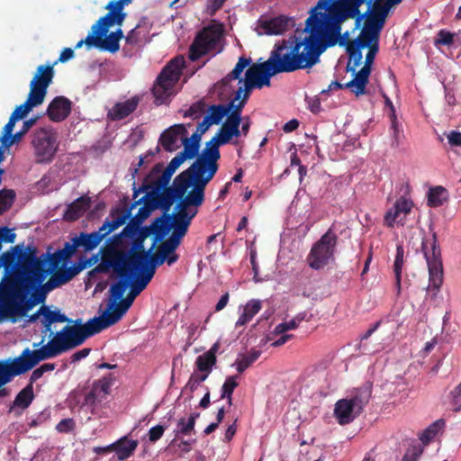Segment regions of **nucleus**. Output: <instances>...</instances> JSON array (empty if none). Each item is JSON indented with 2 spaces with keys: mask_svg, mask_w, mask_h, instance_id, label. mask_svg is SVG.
<instances>
[{
  "mask_svg": "<svg viewBox=\"0 0 461 461\" xmlns=\"http://www.w3.org/2000/svg\"><path fill=\"white\" fill-rule=\"evenodd\" d=\"M345 0H338L330 5L329 0H319L318 7L327 11L328 17V44L334 46L341 37V23L348 19H355L356 27L362 24V29L369 28L375 32V38L370 41L368 52L363 68L357 73L352 80L346 83V87L357 96L366 94V87L371 73V66L379 50L380 34L385 25L392 8L398 4L387 3H364L363 5L346 4Z\"/></svg>",
  "mask_w": 461,
  "mask_h": 461,
  "instance_id": "1",
  "label": "nucleus"
},
{
  "mask_svg": "<svg viewBox=\"0 0 461 461\" xmlns=\"http://www.w3.org/2000/svg\"><path fill=\"white\" fill-rule=\"evenodd\" d=\"M318 9L321 8L317 5L306 20L305 31L309 32V35L296 41L293 46H288L285 41L275 44L267 62L279 74L312 68L329 47L327 11Z\"/></svg>",
  "mask_w": 461,
  "mask_h": 461,
  "instance_id": "2",
  "label": "nucleus"
},
{
  "mask_svg": "<svg viewBox=\"0 0 461 461\" xmlns=\"http://www.w3.org/2000/svg\"><path fill=\"white\" fill-rule=\"evenodd\" d=\"M74 325H67L41 348L31 350L25 348L21 356L33 368L41 361L55 357L82 345L88 338L104 330L101 317H94L86 323L81 319L73 321Z\"/></svg>",
  "mask_w": 461,
  "mask_h": 461,
  "instance_id": "3",
  "label": "nucleus"
},
{
  "mask_svg": "<svg viewBox=\"0 0 461 461\" xmlns=\"http://www.w3.org/2000/svg\"><path fill=\"white\" fill-rule=\"evenodd\" d=\"M74 325H67L41 348L31 350L25 348L21 356L33 368L41 361L55 357L82 345L88 338L104 330L101 317H94L86 323L81 319L73 321Z\"/></svg>",
  "mask_w": 461,
  "mask_h": 461,
  "instance_id": "4",
  "label": "nucleus"
},
{
  "mask_svg": "<svg viewBox=\"0 0 461 461\" xmlns=\"http://www.w3.org/2000/svg\"><path fill=\"white\" fill-rule=\"evenodd\" d=\"M191 222L188 219H185L176 213L166 215L161 224L158 225V231L164 236L172 230L171 235L158 246L154 253L150 254V250L154 248L157 240L154 241L151 249L146 255L145 264L134 270L135 275L140 276L148 282H150L158 267L164 263H167L168 266L175 264L179 258V255L176 251L186 235Z\"/></svg>",
  "mask_w": 461,
  "mask_h": 461,
  "instance_id": "5",
  "label": "nucleus"
},
{
  "mask_svg": "<svg viewBox=\"0 0 461 461\" xmlns=\"http://www.w3.org/2000/svg\"><path fill=\"white\" fill-rule=\"evenodd\" d=\"M219 169V164H214L196 158L194 162L185 170L181 172L177 176L187 189L192 187L181 203H177L175 206L176 214L193 220L196 215L197 210L192 211L190 207H199L204 202V190L209 182L214 177Z\"/></svg>",
  "mask_w": 461,
  "mask_h": 461,
  "instance_id": "6",
  "label": "nucleus"
},
{
  "mask_svg": "<svg viewBox=\"0 0 461 461\" xmlns=\"http://www.w3.org/2000/svg\"><path fill=\"white\" fill-rule=\"evenodd\" d=\"M29 276L7 286L1 294V312L4 316L23 317L36 304L43 303L48 287H40Z\"/></svg>",
  "mask_w": 461,
  "mask_h": 461,
  "instance_id": "7",
  "label": "nucleus"
},
{
  "mask_svg": "<svg viewBox=\"0 0 461 461\" xmlns=\"http://www.w3.org/2000/svg\"><path fill=\"white\" fill-rule=\"evenodd\" d=\"M146 234L133 239L131 249L129 251L118 250L114 248L106 249L103 256L101 262L95 267V271L99 273H107L111 270V267H122L134 271L145 264L146 255L149 251L144 249V239Z\"/></svg>",
  "mask_w": 461,
  "mask_h": 461,
  "instance_id": "8",
  "label": "nucleus"
},
{
  "mask_svg": "<svg viewBox=\"0 0 461 461\" xmlns=\"http://www.w3.org/2000/svg\"><path fill=\"white\" fill-rule=\"evenodd\" d=\"M129 218V211H123L122 208L113 209L98 230L91 233L80 232L76 236L79 248H83L84 251L95 249L106 236L122 226Z\"/></svg>",
  "mask_w": 461,
  "mask_h": 461,
  "instance_id": "9",
  "label": "nucleus"
},
{
  "mask_svg": "<svg viewBox=\"0 0 461 461\" xmlns=\"http://www.w3.org/2000/svg\"><path fill=\"white\" fill-rule=\"evenodd\" d=\"M223 37V30L220 24H212L204 27L195 36L190 46L189 59L192 61L198 60L201 57L212 54V56L222 50L221 41Z\"/></svg>",
  "mask_w": 461,
  "mask_h": 461,
  "instance_id": "10",
  "label": "nucleus"
},
{
  "mask_svg": "<svg viewBox=\"0 0 461 461\" xmlns=\"http://www.w3.org/2000/svg\"><path fill=\"white\" fill-rule=\"evenodd\" d=\"M338 235L329 229L311 248L306 258L308 266L313 270H320L334 260L338 244Z\"/></svg>",
  "mask_w": 461,
  "mask_h": 461,
  "instance_id": "11",
  "label": "nucleus"
},
{
  "mask_svg": "<svg viewBox=\"0 0 461 461\" xmlns=\"http://www.w3.org/2000/svg\"><path fill=\"white\" fill-rule=\"evenodd\" d=\"M32 145L38 163H50L58 150V132L50 126L42 127L33 133Z\"/></svg>",
  "mask_w": 461,
  "mask_h": 461,
  "instance_id": "12",
  "label": "nucleus"
},
{
  "mask_svg": "<svg viewBox=\"0 0 461 461\" xmlns=\"http://www.w3.org/2000/svg\"><path fill=\"white\" fill-rule=\"evenodd\" d=\"M149 283V282L140 276L132 277L130 284L131 290L127 297L122 299L113 311L105 312L103 316H100L104 329L115 324L122 319L133 303L135 298L147 287Z\"/></svg>",
  "mask_w": 461,
  "mask_h": 461,
  "instance_id": "13",
  "label": "nucleus"
},
{
  "mask_svg": "<svg viewBox=\"0 0 461 461\" xmlns=\"http://www.w3.org/2000/svg\"><path fill=\"white\" fill-rule=\"evenodd\" d=\"M421 250L427 261L429 273V288L438 290L443 283V268L440 259V249L437 242L436 233L432 235V242L430 249L428 247L427 241L423 240Z\"/></svg>",
  "mask_w": 461,
  "mask_h": 461,
  "instance_id": "14",
  "label": "nucleus"
},
{
  "mask_svg": "<svg viewBox=\"0 0 461 461\" xmlns=\"http://www.w3.org/2000/svg\"><path fill=\"white\" fill-rule=\"evenodd\" d=\"M113 382L114 377L111 374L94 381L90 391L85 395L81 408H86L92 415H96L97 405L110 394Z\"/></svg>",
  "mask_w": 461,
  "mask_h": 461,
  "instance_id": "15",
  "label": "nucleus"
},
{
  "mask_svg": "<svg viewBox=\"0 0 461 461\" xmlns=\"http://www.w3.org/2000/svg\"><path fill=\"white\" fill-rule=\"evenodd\" d=\"M375 38V32H372L371 29L366 28L361 29L359 35L351 41H348L346 50L349 56V61L348 63V70L355 72L356 68L358 67L362 62V52L361 50L368 46L370 41H374Z\"/></svg>",
  "mask_w": 461,
  "mask_h": 461,
  "instance_id": "16",
  "label": "nucleus"
},
{
  "mask_svg": "<svg viewBox=\"0 0 461 461\" xmlns=\"http://www.w3.org/2000/svg\"><path fill=\"white\" fill-rule=\"evenodd\" d=\"M188 189L186 186L178 180V176H176L173 181V185L171 186H165L163 191L160 192L159 197V209L164 212V215L161 218H158L157 221L161 223L164 217L168 213L172 205L176 201L181 203L185 199L186 194H188ZM176 211L175 210L174 213ZM173 214V212L171 213Z\"/></svg>",
  "mask_w": 461,
  "mask_h": 461,
  "instance_id": "17",
  "label": "nucleus"
},
{
  "mask_svg": "<svg viewBox=\"0 0 461 461\" xmlns=\"http://www.w3.org/2000/svg\"><path fill=\"white\" fill-rule=\"evenodd\" d=\"M413 205L411 199L402 195L384 213V225L390 229L394 228L396 224L403 226L405 218L411 213Z\"/></svg>",
  "mask_w": 461,
  "mask_h": 461,
  "instance_id": "18",
  "label": "nucleus"
},
{
  "mask_svg": "<svg viewBox=\"0 0 461 461\" xmlns=\"http://www.w3.org/2000/svg\"><path fill=\"white\" fill-rule=\"evenodd\" d=\"M53 66L54 65H40L37 68L35 76L30 84L29 95L37 98L42 103L46 96L47 89L54 77Z\"/></svg>",
  "mask_w": 461,
  "mask_h": 461,
  "instance_id": "19",
  "label": "nucleus"
},
{
  "mask_svg": "<svg viewBox=\"0 0 461 461\" xmlns=\"http://www.w3.org/2000/svg\"><path fill=\"white\" fill-rule=\"evenodd\" d=\"M3 374L0 376V387L10 383L16 375H23L31 370L32 367L20 355L12 360H7L0 366ZM8 395V391L5 388H0V398Z\"/></svg>",
  "mask_w": 461,
  "mask_h": 461,
  "instance_id": "20",
  "label": "nucleus"
},
{
  "mask_svg": "<svg viewBox=\"0 0 461 461\" xmlns=\"http://www.w3.org/2000/svg\"><path fill=\"white\" fill-rule=\"evenodd\" d=\"M111 269H113V271L120 279L110 287L112 303L109 305L107 312L113 311L115 308L116 304L118 303L117 302H120L122 299L126 289L130 286L132 277L137 276L135 275L134 271L130 270L124 267H122V268H118L117 267H111Z\"/></svg>",
  "mask_w": 461,
  "mask_h": 461,
  "instance_id": "21",
  "label": "nucleus"
},
{
  "mask_svg": "<svg viewBox=\"0 0 461 461\" xmlns=\"http://www.w3.org/2000/svg\"><path fill=\"white\" fill-rule=\"evenodd\" d=\"M246 102L247 100L242 98L239 104H233L231 111L226 115L227 119L218 131L222 140L230 142L232 137L240 135L241 111Z\"/></svg>",
  "mask_w": 461,
  "mask_h": 461,
  "instance_id": "22",
  "label": "nucleus"
},
{
  "mask_svg": "<svg viewBox=\"0 0 461 461\" xmlns=\"http://www.w3.org/2000/svg\"><path fill=\"white\" fill-rule=\"evenodd\" d=\"M258 28L267 35L283 34L290 27L294 25L293 20L285 15H279L273 18L261 16L258 21Z\"/></svg>",
  "mask_w": 461,
  "mask_h": 461,
  "instance_id": "23",
  "label": "nucleus"
},
{
  "mask_svg": "<svg viewBox=\"0 0 461 461\" xmlns=\"http://www.w3.org/2000/svg\"><path fill=\"white\" fill-rule=\"evenodd\" d=\"M187 134L185 124H174L165 130L159 137V143L166 151L173 152L180 147L179 141Z\"/></svg>",
  "mask_w": 461,
  "mask_h": 461,
  "instance_id": "24",
  "label": "nucleus"
},
{
  "mask_svg": "<svg viewBox=\"0 0 461 461\" xmlns=\"http://www.w3.org/2000/svg\"><path fill=\"white\" fill-rule=\"evenodd\" d=\"M72 102L65 96H56L48 105L46 114L54 122L67 119L71 113Z\"/></svg>",
  "mask_w": 461,
  "mask_h": 461,
  "instance_id": "25",
  "label": "nucleus"
},
{
  "mask_svg": "<svg viewBox=\"0 0 461 461\" xmlns=\"http://www.w3.org/2000/svg\"><path fill=\"white\" fill-rule=\"evenodd\" d=\"M95 34V48L100 50L115 53L120 50V41L111 32L107 34L108 29L104 31V26L95 23L92 26Z\"/></svg>",
  "mask_w": 461,
  "mask_h": 461,
  "instance_id": "26",
  "label": "nucleus"
},
{
  "mask_svg": "<svg viewBox=\"0 0 461 461\" xmlns=\"http://www.w3.org/2000/svg\"><path fill=\"white\" fill-rule=\"evenodd\" d=\"M268 67H270V65L267 60H266L259 64H253L247 69L245 74V93L242 97L243 99H249L251 89L256 87L268 69Z\"/></svg>",
  "mask_w": 461,
  "mask_h": 461,
  "instance_id": "27",
  "label": "nucleus"
},
{
  "mask_svg": "<svg viewBox=\"0 0 461 461\" xmlns=\"http://www.w3.org/2000/svg\"><path fill=\"white\" fill-rule=\"evenodd\" d=\"M182 74V64L178 59H172L159 73L157 81L171 87L178 82Z\"/></svg>",
  "mask_w": 461,
  "mask_h": 461,
  "instance_id": "28",
  "label": "nucleus"
},
{
  "mask_svg": "<svg viewBox=\"0 0 461 461\" xmlns=\"http://www.w3.org/2000/svg\"><path fill=\"white\" fill-rule=\"evenodd\" d=\"M23 267L37 283H41L49 274V270L45 268V262L37 258L33 254H28L24 258Z\"/></svg>",
  "mask_w": 461,
  "mask_h": 461,
  "instance_id": "29",
  "label": "nucleus"
},
{
  "mask_svg": "<svg viewBox=\"0 0 461 461\" xmlns=\"http://www.w3.org/2000/svg\"><path fill=\"white\" fill-rule=\"evenodd\" d=\"M91 198L82 195L69 203L63 214V219L67 221H75L78 220L90 207Z\"/></svg>",
  "mask_w": 461,
  "mask_h": 461,
  "instance_id": "30",
  "label": "nucleus"
},
{
  "mask_svg": "<svg viewBox=\"0 0 461 461\" xmlns=\"http://www.w3.org/2000/svg\"><path fill=\"white\" fill-rule=\"evenodd\" d=\"M359 414L348 398L340 399L335 404L334 416L340 425L350 423Z\"/></svg>",
  "mask_w": 461,
  "mask_h": 461,
  "instance_id": "31",
  "label": "nucleus"
},
{
  "mask_svg": "<svg viewBox=\"0 0 461 461\" xmlns=\"http://www.w3.org/2000/svg\"><path fill=\"white\" fill-rule=\"evenodd\" d=\"M85 268V266H73L70 267L61 268L58 270L50 279L45 284L48 290H52L69 282L80 271Z\"/></svg>",
  "mask_w": 461,
  "mask_h": 461,
  "instance_id": "32",
  "label": "nucleus"
},
{
  "mask_svg": "<svg viewBox=\"0 0 461 461\" xmlns=\"http://www.w3.org/2000/svg\"><path fill=\"white\" fill-rule=\"evenodd\" d=\"M140 102L138 96H133L125 102L115 104L109 111L108 116L113 121L122 120L133 113Z\"/></svg>",
  "mask_w": 461,
  "mask_h": 461,
  "instance_id": "33",
  "label": "nucleus"
},
{
  "mask_svg": "<svg viewBox=\"0 0 461 461\" xmlns=\"http://www.w3.org/2000/svg\"><path fill=\"white\" fill-rule=\"evenodd\" d=\"M140 223L131 218L128 224L122 229V230L119 234H115L111 237L107 242H109L112 246H119L124 242V239L133 240L138 236H140L143 234L142 230L140 229Z\"/></svg>",
  "mask_w": 461,
  "mask_h": 461,
  "instance_id": "34",
  "label": "nucleus"
},
{
  "mask_svg": "<svg viewBox=\"0 0 461 461\" xmlns=\"http://www.w3.org/2000/svg\"><path fill=\"white\" fill-rule=\"evenodd\" d=\"M372 395V385L366 384L359 388L354 389L348 400L355 407V411L361 413L365 406L369 402Z\"/></svg>",
  "mask_w": 461,
  "mask_h": 461,
  "instance_id": "35",
  "label": "nucleus"
},
{
  "mask_svg": "<svg viewBox=\"0 0 461 461\" xmlns=\"http://www.w3.org/2000/svg\"><path fill=\"white\" fill-rule=\"evenodd\" d=\"M227 143H229V141L222 140L221 136L217 133L208 142H206L204 149L198 158L218 164V160L221 158L219 147Z\"/></svg>",
  "mask_w": 461,
  "mask_h": 461,
  "instance_id": "36",
  "label": "nucleus"
},
{
  "mask_svg": "<svg viewBox=\"0 0 461 461\" xmlns=\"http://www.w3.org/2000/svg\"><path fill=\"white\" fill-rule=\"evenodd\" d=\"M41 311L43 312V318L41 319V322L44 327L42 330L43 333L50 332V334H52L51 325L53 323L73 321L59 310L52 311L49 307L43 305L41 306Z\"/></svg>",
  "mask_w": 461,
  "mask_h": 461,
  "instance_id": "37",
  "label": "nucleus"
},
{
  "mask_svg": "<svg viewBox=\"0 0 461 461\" xmlns=\"http://www.w3.org/2000/svg\"><path fill=\"white\" fill-rule=\"evenodd\" d=\"M139 445L138 440L129 439L127 437H122L117 441L113 442L114 452L118 460L123 461L133 455Z\"/></svg>",
  "mask_w": 461,
  "mask_h": 461,
  "instance_id": "38",
  "label": "nucleus"
},
{
  "mask_svg": "<svg viewBox=\"0 0 461 461\" xmlns=\"http://www.w3.org/2000/svg\"><path fill=\"white\" fill-rule=\"evenodd\" d=\"M261 302L258 300L249 301L243 308L242 313L240 315L235 323V327L244 326L249 323L253 317L261 310Z\"/></svg>",
  "mask_w": 461,
  "mask_h": 461,
  "instance_id": "39",
  "label": "nucleus"
},
{
  "mask_svg": "<svg viewBox=\"0 0 461 461\" xmlns=\"http://www.w3.org/2000/svg\"><path fill=\"white\" fill-rule=\"evenodd\" d=\"M164 185L155 180L150 184H142L139 189L134 190L133 198L136 199L140 193L145 192L146 198H149L159 203L160 192L163 191Z\"/></svg>",
  "mask_w": 461,
  "mask_h": 461,
  "instance_id": "40",
  "label": "nucleus"
},
{
  "mask_svg": "<svg viewBox=\"0 0 461 461\" xmlns=\"http://www.w3.org/2000/svg\"><path fill=\"white\" fill-rule=\"evenodd\" d=\"M234 100L228 104H212L209 107V114L206 117L213 124H219L232 109Z\"/></svg>",
  "mask_w": 461,
  "mask_h": 461,
  "instance_id": "41",
  "label": "nucleus"
},
{
  "mask_svg": "<svg viewBox=\"0 0 461 461\" xmlns=\"http://www.w3.org/2000/svg\"><path fill=\"white\" fill-rule=\"evenodd\" d=\"M199 417V413H193L187 420L181 418L177 421L176 429L174 430L175 438L171 441L174 444L179 435H189L194 430L195 420Z\"/></svg>",
  "mask_w": 461,
  "mask_h": 461,
  "instance_id": "42",
  "label": "nucleus"
},
{
  "mask_svg": "<svg viewBox=\"0 0 461 461\" xmlns=\"http://www.w3.org/2000/svg\"><path fill=\"white\" fill-rule=\"evenodd\" d=\"M127 14L122 10L116 12H108L104 16L101 17L96 23L104 26V31L109 29L111 26L116 24L122 26Z\"/></svg>",
  "mask_w": 461,
  "mask_h": 461,
  "instance_id": "43",
  "label": "nucleus"
},
{
  "mask_svg": "<svg viewBox=\"0 0 461 461\" xmlns=\"http://www.w3.org/2000/svg\"><path fill=\"white\" fill-rule=\"evenodd\" d=\"M448 198L447 191L443 186H435L430 188L428 193V205L430 207H439Z\"/></svg>",
  "mask_w": 461,
  "mask_h": 461,
  "instance_id": "44",
  "label": "nucleus"
},
{
  "mask_svg": "<svg viewBox=\"0 0 461 461\" xmlns=\"http://www.w3.org/2000/svg\"><path fill=\"white\" fill-rule=\"evenodd\" d=\"M404 263V248L402 244L396 246V255L393 263V273L395 276V286L398 293L401 291L402 270Z\"/></svg>",
  "mask_w": 461,
  "mask_h": 461,
  "instance_id": "45",
  "label": "nucleus"
},
{
  "mask_svg": "<svg viewBox=\"0 0 461 461\" xmlns=\"http://www.w3.org/2000/svg\"><path fill=\"white\" fill-rule=\"evenodd\" d=\"M33 399V387L32 384H28L17 393L14 401V406L26 409L31 405Z\"/></svg>",
  "mask_w": 461,
  "mask_h": 461,
  "instance_id": "46",
  "label": "nucleus"
},
{
  "mask_svg": "<svg viewBox=\"0 0 461 461\" xmlns=\"http://www.w3.org/2000/svg\"><path fill=\"white\" fill-rule=\"evenodd\" d=\"M41 104L42 102L29 95L27 100L23 104L17 106L12 113L11 116L15 118L16 120L23 119L29 113V112L33 107L38 106Z\"/></svg>",
  "mask_w": 461,
  "mask_h": 461,
  "instance_id": "47",
  "label": "nucleus"
},
{
  "mask_svg": "<svg viewBox=\"0 0 461 461\" xmlns=\"http://www.w3.org/2000/svg\"><path fill=\"white\" fill-rule=\"evenodd\" d=\"M445 422L443 420H438L431 423L427 429H425L420 436V441L424 445H428L438 433L444 428Z\"/></svg>",
  "mask_w": 461,
  "mask_h": 461,
  "instance_id": "48",
  "label": "nucleus"
},
{
  "mask_svg": "<svg viewBox=\"0 0 461 461\" xmlns=\"http://www.w3.org/2000/svg\"><path fill=\"white\" fill-rule=\"evenodd\" d=\"M183 163L184 162L181 161L180 158L177 156L174 157L162 172V175L157 179V181L165 186L168 185L172 176Z\"/></svg>",
  "mask_w": 461,
  "mask_h": 461,
  "instance_id": "49",
  "label": "nucleus"
},
{
  "mask_svg": "<svg viewBox=\"0 0 461 461\" xmlns=\"http://www.w3.org/2000/svg\"><path fill=\"white\" fill-rule=\"evenodd\" d=\"M181 143L184 146V149L176 155L180 158L181 161L184 162L185 159H192L199 156V145L187 140L186 135L182 138Z\"/></svg>",
  "mask_w": 461,
  "mask_h": 461,
  "instance_id": "50",
  "label": "nucleus"
},
{
  "mask_svg": "<svg viewBox=\"0 0 461 461\" xmlns=\"http://www.w3.org/2000/svg\"><path fill=\"white\" fill-rule=\"evenodd\" d=\"M216 362V357H211V355L203 353L196 357L195 366L200 372L209 375Z\"/></svg>",
  "mask_w": 461,
  "mask_h": 461,
  "instance_id": "51",
  "label": "nucleus"
},
{
  "mask_svg": "<svg viewBox=\"0 0 461 461\" xmlns=\"http://www.w3.org/2000/svg\"><path fill=\"white\" fill-rule=\"evenodd\" d=\"M173 87L167 86L165 84H159L157 80L152 88V94L155 98L156 105H160L166 102L167 97L169 96V91Z\"/></svg>",
  "mask_w": 461,
  "mask_h": 461,
  "instance_id": "52",
  "label": "nucleus"
},
{
  "mask_svg": "<svg viewBox=\"0 0 461 461\" xmlns=\"http://www.w3.org/2000/svg\"><path fill=\"white\" fill-rule=\"evenodd\" d=\"M15 199V192L12 189L0 191V215L7 212L13 205Z\"/></svg>",
  "mask_w": 461,
  "mask_h": 461,
  "instance_id": "53",
  "label": "nucleus"
},
{
  "mask_svg": "<svg viewBox=\"0 0 461 461\" xmlns=\"http://www.w3.org/2000/svg\"><path fill=\"white\" fill-rule=\"evenodd\" d=\"M251 59L245 57H240L234 68L224 78L226 81L239 79L243 70L250 64Z\"/></svg>",
  "mask_w": 461,
  "mask_h": 461,
  "instance_id": "54",
  "label": "nucleus"
},
{
  "mask_svg": "<svg viewBox=\"0 0 461 461\" xmlns=\"http://www.w3.org/2000/svg\"><path fill=\"white\" fill-rule=\"evenodd\" d=\"M260 356V351L252 350L248 355L243 356L240 360L236 362L237 371L243 373L251 364H253Z\"/></svg>",
  "mask_w": 461,
  "mask_h": 461,
  "instance_id": "55",
  "label": "nucleus"
},
{
  "mask_svg": "<svg viewBox=\"0 0 461 461\" xmlns=\"http://www.w3.org/2000/svg\"><path fill=\"white\" fill-rule=\"evenodd\" d=\"M237 379L238 375H230L226 378L225 382L221 386V399H224L225 396L232 395L234 390L239 385Z\"/></svg>",
  "mask_w": 461,
  "mask_h": 461,
  "instance_id": "56",
  "label": "nucleus"
},
{
  "mask_svg": "<svg viewBox=\"0 0 461 461\" xmlns=\"http://www.w3.org/2000/svg\"><path fill=\"white\" fill-rule=\"evenodd\" d=\"M16 119L10 116L8 122L4 127V135L0 138V141L3 146L5 148H9L11 144H8V140H11L13 135V131L16 122Z\"/></svg>",
  "mask_w": 461,
  "mask_h": 461,
  "instance_id": "57",
  "label": "nucleus"
},
{
  "mask_svg": "<svg viewBox=\"0 0 461 461\" xmlns=\"http://www.w3.org/2000/svg\"><path fill=\"white\" fill-rule=\"evenodd\" d=\"M68 259L69 258H67V256H65V254L62 251L58 249L53 254L50 255L49 263H50V266L52 267V269H57L61 265L65 267L67 265Z\"/></svg>",
  "mask_w": 461,
  "mask_h": 461,
  "instance_id": "58",
  "label": "nucleus"
},
{
  "mask_svg": "<svg viewBox=\"0 0 461 461\" xmlns=\"http://www.w3.org/2000/svg\"><path fill=\"white\" fill-rule=\"evenodd\" d=\"M37 118H31L27 121H24L22 130L14 134L11 140H8V144H11L12 146L14 142L19 141L23 137V135L35 124Z\"/></svg>",
  "mask_w": 461,
  "mask_h": 461,
  "instance_id": "59",
  "label": "nucleus"
},
{
  "mask_svg": "<svg viewBox=\"0 0 461 461\" xmlns=\"http://www.w3.org/2000/svg\"><path fill=\"white\" fill-rule=\"evenodd\" d=\"M454 41V34L448 31L440 30L435 40V45L450 46Z\"/></svg>",
  "mask_w": 461,
  "mask_h": 461,
  "instance_id": "60",
  "label": "nucleus"
},
{
  "mask_svg": "<svg viewBox=\"0 0 461 461\" xmlns=\"http://www.w3.org/2000/svg\"><path fill=\"white\" fill-rule=\"evenodd\" d=\"M75 429L76 422L72 418L63 419L56 425V429L59 433H69Z\"/></svg>",
  "mask_w": 461,
  "mask_h": 461,
  "instance_id": "61",
  "label": "nucleus"
},
{
  "mask_svg": "<svg viewBox=\"0 0 461 461\" xmlns=\"http://www.w3.org/2000/svg\"><path fill=\"white\" fill-rule=\"evenodd\" d=\"M423 450L422 446H410L403 456L404 461H417Z\"/></svg>",
  "mask_w": 461,
  "mask_h": 461,
  "instance_id": "62",
  "label": "nucleus"
},
{
  "mask_svg": "<svg viewBox=\"0 0 461 461\" xmlns=\"http://www.w3.org/2000/svg\"><path fill=\"white\" fill-rule=\"evenodd\" d=\"M209 375L203 373L201 375H197L195 373L192 374L185 387L189 388L191 392H194L197 389L198 385L207 379Z\"/></svg>",
  "mask_w": 461,
  "mask_h": 461,
  "instance_id": "63",
  "label": "nucleus"
},
{
  "mask_svg": "<svg viewBox=\"0 0 461 461\" xmlns=\"http://www.w3.org/2000/svg\"><path fill=\"white\" fill-rule=\"evenodd\" d=\"M166 428L167 427L163 425H156L150 428L148 433L149 440L154 443L160 439L164 434Z\"/></svg>",
  "mask_w": 461,
  "mask_h": 461,
  "instance_id": "64",
  "label": "nucleus"
}]
</instances>
